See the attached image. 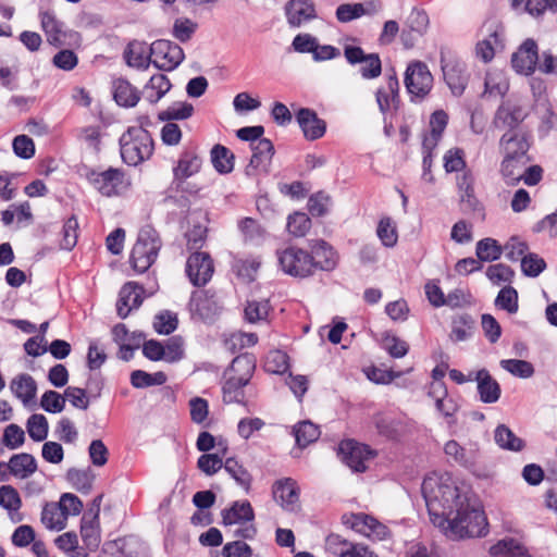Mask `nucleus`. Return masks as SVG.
<instances>
[{"instance_id": "1", "label": "nucleus", "mask_w": 557, "mask_h": 557, "mask_svg": "<svg viewBox=\"0 0 557 557\" xmlns=\"http://www.w3.org/2000/svg\"><path fill=\"white\" fill-rule=\"evenodd\" d=\"M421 488L431 520L438 528H444L446 518L468 499L449 474H431Z\"/></svg>"}, {"instance_id": "2", "label": "nucleus", "mask_w": 557, "mask_h": 557, "mask_svg": "<svg viewBox=\"0 0 557 557\" xmlns=\"http://www.w3.org/2000/svg\"><path fill=\"white\" fill-rule=\"evenodd\" d=\"M486 517L484 511L467 499L459 505L454 515L446 518L444 528L445 534L453 539L478 537L486 534Z\"/></svg>"}, {"instance_id": "3", "label": "nucleus", "mask_w": 557, "mask_h": 557, "mask_svg": "<svg viewBox=\"0 0 557 557\" xmlns=\"http://www.w3.org/2000/svg\"><path fill=\"white\" fill-rule=\"evenodd\" d=\"M264 128L261 125L242 127L236 132V136L245 141H250L252 156L249 164L245 169L248 176H256L259 172H268L274 146L268 138H261Z\"/></svg>"}, {"instance_id": "4", "label": "nucleus", "mask_w": 557, "mask_h": 557, "mask_svg": "<svg viewBox=\"0 0 557 557\" xmlns=\"http://www.w3.org/2000/svg\"><path fill=\"white\" fill-rule=\"evenodd\" d=\"M121 157L128 165H138L153 152V140L141 126L129 127L120 138Z\"/></svg>"}, {"instance_id": "5", "label": "nucleus", "mask_w": 557, "mask_h": 557, "mask_svg": "<svg viewBox=\"0 0 557 557\" xmlns=\"http://www.w3.org/2000/svg\"><path fill=\"white\" fill-rule=\"evenodd\" d=\"M161 246L162 242L153 227L147 225L140 228L131 253L133 269L138 273L146 272L154 263Z\"/></svg>"}, {"instance_id": "6", "label": "nucleus", "mask_w": 557, "mask_h": 557, "mask_svg": "<svg viewBox=\"0 0 557 557\" xmlns=\"http://www.w3.org/2000/svg\"><path fill=\"white\" fill-rule=\"evenodd\" d=\"M255 368L256 363L252 356L244 354L235 357L224 374V395L231 396L233 393H237L242 387L247 385L252 376Z\"/></svg>"}, {"instance_id": "7", "label": "nucleus", "mask_w": 557, "mask_h": 557, "mask_svg": "<svg viewBox=\"0 0 557 557\" xmlns=\"http://www.w3.org/2000/svg\"><path fill=\"white\" fill-rule=\"evenodd\" d=\"M88 182L103 196L120 195L131 186L129 180L117 169H108L103 172L89 170L86 173Z\"/></svg>"}, {"instance_id": "8", "label": "nucleus", "mask_w": 557, "mask_h": 557, "mask_svg": "<svg viewBox=\"0 0 557 557\" xmlns=\"http://www.w3.org/2000/svg\"><path fill=\"white\" fill-rule=\"evenodd\" d=\"M277 258L283 272L292 276L306 277L315 268L313 257L300 248L288 247L277 251Z\"/></svg>"}, {"instance_id": "9", "label": "nucleus", "mask_w": 557, "mask_h": 557, "mask_svg": "<svg viewBox=\"0 0 557 557\" xmlns=\"http://www.w3.org/2000/svg\"><path fill=\"white\" fill-rule=\"evenodd\" d=\"M150 58L159 70L172 71L184 60V52L177 44L160 39L151 44Z\"/></svg>"}, {"instance_id": "10", "label": "nucleus", "mask_w": 557, "mask_h": 557, "mask_svg": "<svg viewBox=\"0 0 557 557\" xmlns=\"http://www.w3.org/2000/svg\"><path fill=\"white\" fill-rule=\"evenodd\" d=\"M338 456L352 471L363 472L368 462L374 458L375 451L364 444L347 440L339 444Z\"/></svg>"}, {"instance_id": "11", "label": "nucleus", "mask_w": 557, "mask_h": 557, "mask_svg": "<svg viewBox=\"0 0 557 557\" xmlns=\"http://www.w3.org/2000/svg\"><path fill=\"white\" fill-rule=\"evenodd\" d=\"M405 85L409 94L423 98L433 86V76L426 64L420 61L408 65L405 74Z\"/></svg>"}, {"instance_id": "12", "label": "nucleus", "mask_w": 557, "mask_h": 557, "mask_svg": "<svg viewBox=\"0 0 557 557\" xmlns=\"http://www.w3.org/2000/svg\"><path fill=\"white\" fill-rule=\"evenodd\" d=\"M343 522L356 532L372 540L382 541L389 535L386 525L366 513H351L343 517Z\"/></svg>"}, {"instance_id": "13", "label": "nucleus", "mask_w": 557, "mask_h": 557, "mask_svg": "<svg viewBox=\"0 0 557 557\" xmlns=\"http://www.w3.org/2000/svg\"><path fill=\"white\" fill-rule=\"evenodd\" d=\"M457 189L461 211L466 214L480 213L483 215L484 208L475 195L474 177L470 171H465L457 176Z\"/></svg>"}, {"instance_id": "14", "label": "nucleus", "mask_w": 557, "mask_h": 557, "mask_svg": "<svg viewBox=\"0 0 557 557\" xmlns=\"http://www.w3.org/2000/svg\"><path fill=\"white\" fill-rule=\"evenodd\" d=\"M214 272L213 261L207 252H194L186 262V273L195 286L206 285Z\"/></svg>"}, {"instance_id": "15", "label": "nucleus", "mask_w": 557, "mask_h": 557, "mask_svg": "<svg viewBox=\"0 0 557 557\" xmlns=\"http://www.w3.org/2000/svg\"><path fill=\"white\" fill-rule=\"evenodd\" d=\"M503 158L531 159L528 154L531 148L530 137L522 132H506L498 143Z\"/></svg>"}, {"instance_id": "16", "label": "nucleus", "mask_w": 557, "mask_h": 557, "mask_svg": "<svg viewBox=\"0 0 557 557\" xmlns=\"http://www.w3.org/2000/svg\"><path fill=\"white\" fill-rule=\"evenodd\" d=\"M527 115V111L520 103L507 100L496 110L493 123L497 128H508V132H515L513 129L524 121Z\"/></svg>"}, {"instance_id": "17", "label": "nucleus", "mask_w": 557, "mask_h": 557, "mask_svg": "<svg viewBox=\"0 0 557 557\" xmlns=\"http://www.w3.org/2000/svg\"><path fill=\"white\" fill-rule=\"evenodd\" d=\"M444 79L455 96H461L467 87L469 74L466 64L459 60L446 61L441 58Z\"/></svg>"}, {"instance_id": "18", "label": "nucleus", "mask_w": 557, "mask_h": 557, "mask_svg": "<svg viewBox=\"0 0 557 557\" xmlns=\"http://www.w3.org/2000/svg\"><path fill=\"white\" fill-rule=\"evenodd\" d=\"M539 60L537 45L527 39L511 57V65L519 74L530 75L534 72Z\"/></svg>"}, {"instance_id": "19", "label": "nucleus", "mask_w": 557, "mask_h": 557, "mask_svg": "<svg viewBox=\"0 0 557 557\" xmlns=\"http://www.w3.org/2000/svg\"><path fill=\"white\" fill-rule=\"evenodd\" d=\"M273 497L287 511L299 508V488L290 478L278 480L273 485Z\"/></svg>"}, {"instance_id": "20", "label": "nucleus", "mask_w": 557, "mask_h": 557, "mask_svg": "<svg viewBox=\"0 0 557 557\" xmlns=\"http://www.w3.org/2000/svg\"><path fill=\"white\" fill-rule=\"evenodd\" d=\"M143 286L135 282H127L123 285L119 294L116 304L117 315L125 319L133 309H137L143 302Z\"/></svg>"}, {"instance_id": "21", "label": "nucleus", "mask_w": 557, "mask_h": 557, "mask_svg": "<svg viewBox=\"0 0 557 557\" xmlns=\"http://www.w3.org/2000/svg\"><path fill=\"white\" fill-rule=\"evenodd\" d=\"M407 29L401 33V39L407 48H411L418 37H421L429 27L428 14L418 9H412L407 17Z\"/></svg>"}, {"instance_id": "22", "label": "nucleus", "mask_w": 557, "mask_h": 557, "mask_svg": "<svg viewBox=\"0 0 557 557\" xmlns=\"http://www.w3.org/2000/svg\"><path fill=\"white\" fill-rule=\"evenodd\" d=\"M287 22L293 27L315 18V8L311 0H289L285 4Z\"/></svg>"}, {"instance_id": "23", "label": "nucleus", "mask_w": 557, "mask_h": 557, "mask_svg": "<svg viewBox=\"0 0 557 557\" xmlns=\"http://www.w3.org/2000/svg\"><path fill=\"white\" fill-rule=\"evenodd\" d=\"M296 120L309 140H315L325 133V122L318 117L317 113L308 108L300 109L296 114Z\"/></svg>"}, {"instance_id": "24", "label": "nucleus", "mask_w": 557, "mask_h": 557, "mask_svg": "<svg viewBox=\"0 0 557 557\" xmlns=\"http://www.w3.org/2000/svg\"><path fill=\"white\" fill-rule=\"evenodd\" d=\"M399 83L395 74L386 78L385 85L375 92L376 103L380 111L386 114L398 104Z\"/></svg>"}, {"instance_id": "25", "label": "nucleus", "mask_w": 557, "mask_h": 557, "mask_svg": "<svg viewBox=\"0 0 557 557\" xmlns=\"http://www.w3.org/2000/svg\"><path fill=\"white\" fill-rule=\"evenodd\" d=\"M474 379L478 383V393L482 403L494 404L499 399L502 393L500 386L487 370H479Z\"/></svg>"}, {"instance_id": "26", "label": "nucleus", "mask_w": 557, "mask_h": 557, "mask_svg": "<svg viewBox=\"0 0 557 557\" xmlns=\"http://www.w3.org/2000/svg\"><path fill=\"white\" fill-rule=\"evenodd\" d=\"M10 474L16 479L25 480L38 469L35 457L27 453L15 454L9 459Z\"/></svg>"}, {"instance_id": "27", "label": "nucleus", "mask_w": 557, "mask_h": 557, "mask_svg": "<svg viewBox=\"0 0 557 557\" xmlns=\"http://www.w3.org/2000/svg\"><path fill=\"white\" fill-rule=\"evenodd\" d=\"M201 159L194 151H184L177 165L173 169L174 178L176 181H185L188 177L197 174L201 169Z\"/></svg>"}, {"instance_id": "28", "label": "nucleus", "mask_w": 557, "mask_h": 557, "mask_svg": "<svg viewBox=\"0 0 557 557\" xmlns=\"http://www.w3.org/2000/svg\"><path fill=\"white\" fill-rule=\"evenodd\" d=\"M81 536L85 546L95 552L101 542L100 523L97 515H84L81 523Z\"/></svg>"}, {"instance_id": "29", "label": "nucleus", "mask_w": 557, "mask_h": 557, "mask_svg": "<svg viewBox=\"0 0 557 557\" xmlns=\"http://www.w3.org/2000/svg\"><path fill=\"white\" fill-rule=\"evenodd\" d=\"M0 506L8 511L13 522L22 521L23 517L18 512L22 507V499L15 487L12 485L0 487Z\"/></svg>"}, {"instance_id": "30", "label": "nucleus", "mask_w": 557, "mask_h": 557, "mask_svg": "<svg viewBox=\"0 0 557 557\" xmlns=\"http://www.w3.org/2000/svg\"><path fill=\"white\" fill-rule=\"evenodd\" d=\"M531 159L503 158L499 165V174L507 186H517L519 176Z\"/></svg>"}, {"instance_id": "31", "label": "nucleus", "mask_w": 557, "mask_h": 557, "mask_svg": "<svg viewBox=\"0 0 557 557\" xmlns=\"http://www.w3.org/2000/svg\"><path fill=\"white\" fill-rule=\"evenodd\" d=\"M10 388L16 398L27 405L36 396L37 384L29 374L22 373L11 381Z\"/></svg>"}, {"instance_id": "32", "label": "nucleus", "mask_w": 557, "mask_h": 557, "mask_svg": "<svg viewBox=\"0 0 557 557\" xmlns=\"http://www.w3.org/2000/svg\"><path fill=\"white\" fill-rule=\"evenodd\" d=\"M40 23L49 44L53 46H61L65 42L63 23L58 21L54 14L50 12H42L40 14Z\"/></svg>"}, {"instance_id": "33", "label": "nucleus", "mask_w": 557, "mask_h": 557, "mask_svg": "<svg viewBox=\"0 0 557 557\" xmlns=\"http://www.w3.org/2000/svg\"><path fill=\"white\" fill-rule=\"evenodd\" d=\"M253 509L249 502H235L228 509L222 511V519L225 525L238 524L253 520Z\"/></svg>"}, {"instance_id": "34", "label": "nucleus", "mask_w": 557, "mask_h": 557, "mask_svg": "<svg viewBox=\"0 0 557 557\" xmlns=\"http://www.w3.org/2000/svg\"><path fill=\"white\" fill-rule=\"evenodd\" d=\"M172 84L164 74H156L150 77L144 87V97L150 103H157L171 89Z\"/></svg>"}, {"instance_id": "35", "label": "nucleus", "mask_w": 557, "mask_h": 557, "mask_svg": "<svg viewBox=\"0 0 557 557\" xmlns=\"http://www.w3.org/2000/svg\"><path fill=\"white\" fill-rule=\"evenodd\" d=\"M227 453V446L223 442L218 443V451L214 454H205L198 458V468L207 475L215 474L224 467L223 458Z\"/></svg>"}, {"instance_id": "36", "label": "nucleus", "mask_w": 557, "mask_h": 557, "mask_svg": "<svg viewBox=\"0 0 557 557\" xmlns=\"http://www.w3.org/2000/svg\"><path fill=\"white\" fill-rule=\"evenodd\" d=\"M114 99L117 104L123 107H134L139 101V92L127 81L119 78L113 84Z\"/></svg>"}, {"instance_id": "37", "label": "nucleus", "mask_w": 557, "mask_h": 557, "mask_svg": "<svg viewBox=\"0 0 557 557\" xmlns=\"http://www.w3.org/2000/svg\"><path fill=\"white\" fill-rule=\"evenodd\" d=\"M448 123V115L443 110L435 111L430 119V128L431 134L429 137L424 138L423 146L425 148L432 149L434 148L438 140L442 137L443 132L445 131Z\"/></svg>"}, {"instance_id": "38", "label": "nucleus", "mask_w": 557, "mask_h": 557, "mask_svg": "<svg viewBox=\"0 0 557 557\" xmlns=\"http://www.w3.org/2000/svg\"><path fill=\"white\" fill-rule=\"evenodd\" d=\"M492 557H531L527 548L512 539H505L490 549Z\"/></svg>"}, {"instance_id": "39", "label": "nucleus", "mask_w": 557, "mask_h": 557, "mask_svg": "<svg viewBox=\"0 0 557 557\" xmlns=\"http://www.w3.org/2000/svg\"><path fill=\"white\" fill-rule=\"evenodd\" d=\"M496 444L507 450L520 451L524 447V441L518 437L508 426L499 424L494 432Z\"/></svg>"}, {"instance_id": "40", "label": "nucleus", "mask_w": 557, "mask_h": 557, "mask_svg": "<svg viewBox=\"0 0 557 557\" xmlns=\"http://www.w3.org/2000/svg\"><path fill=\"white\" fill-rule=\"evenodd\" d=\"M66 479L71 485L83 494H88L92 488L95 481V473L90 468L86 469H70L66 473Z\"/></svg>"}, {"instance_id": "41", "label": "nucleus", "mask_w": 557, "mask_h": 557, "mask_svg": "<svg viewBox=\"0 0 557 557\" xmlns=\"http://www.w3.org/2000/svg\"><path fill=\"white\" fill-rule=\"evenodd\" d=\"M41 522L49 530H63L66 524V516L58 504H46L41 511Z\"/></svg>"}, {"instance_id": "42", "label": "nucleus", "mask_w": 557, "mask_h": 557, "mask_svg": "<svg viewBox=\"0 0 557 557\" xmlns=\"http://www.w3.org/2000/svg\"><path fill=\"white\" fill-rule=\"evenodd\" d=\"M211 162L219 173H230L234 169V153L222 145H215L211 149Z\"/></svg>"}, {"instance_id": "43", "label": "nucleus", "mask_w": 557, "mask_h": 557, "mask_svg": "<svg viewBox=\"0 0 557 557\" xmlns=\"http://www.w3.org/2000/svg\"><path fill=\"white\" fill-rule=\"evenodd\" d=\"M311 249L315 257L319 259L315 262V267H320L322 270L330 271L336 265V255L332 247L322 239L314 240L311 245Z\"/></svg>"}, {"instance_id": "44", "label": "nucleus", "mask_w": 557, "mask_h": 557, "mask_svg": "<svg viewBox=\"0 0 557 557\" xmlns=\"http://www.w3.org/2000/svg\"><path fill=\"white\" fill-rule=\"evenodd\" d=\"M125 59L129 66L147 69L151 62L150 54L147 55L145 46L141 42H131L125 51Z\"/></svg>"}, {"instance_id": "45", "label": "nucleus", "mask_w": 557, "mask_h": 557, "mask_svg": "<svg viewBox=\"0 0 557 557\" xmlns=\"http://www.w3.org/2000/svg\"><path fill=\"white\" fill-rule=\"evenodd\" d=\"M165 382L166 375L161 371L151 374L143 370H135L131 374V383L136 388L162 385Z\"/></svg>"}, {"instance_id": "46", "label": "nucleus", "mask_w": 557, "mask_h": 557, "mask_svg": "<svg viewBox=\"0 0 557 557\" xmlns=\"http://www.w3.org/2000/svg\"><path fill=\"white\" fill-rule=\"evenodd\" d=\"M294 434L297 445L299 447H306L319 438L320 431L318 425L312 422L302 421L295 426Z\"/></svg>"}, {"instance_id": "47", "label": "nucleus", "mask_w": 557, "mask_h": 557, "mask_svg": "<svg viewBox=\"0 0 557 557\" xmlns=\"http://www.w3.org/2000/svg\"><path fill=\"white\" fill-rule=\"evenodd\" d=\"M474 321L468 314L456 317L451 323L450 338L456 342L468 339L473 331Z\"/></svg>"}, {"instance_id": "48", "label": "nucleus", "mask_w": 557, "mask_h": 557, "mask_svg": "<svg viewBox=\"0 0 557 557\" xmlns=\"http://www.w3.org/2000/svg\"><path fill=\"white\" fill-rule=\"evenodd\" d=\"M225 471L242 486L246 492L249 491L251 484L250 473L238 463L234 458H226L224 461Z\"/></svg>"}, {"instance_id": "49", "label": "nucleus", "mask_w": 557, "mask_h": 557, "mask_svg": "<svg viewBox=\"0 0 557 557\" xmlns=\"http://www.w3.org/2000/svg\"><path fill=\"white\" fill-rule=\"evenodd\" d=\"M26 429L29 437L35 442H42L48 436V421L44 414L34 413L27 422Z\"/></svg>"}, {"instance_id": "50", "label": "nucleus", "mask_w": 557, "mask_h": 557, "mask_svg": "<svg viewBox=\"0 0 557 557\" xmlns=\"http://www.w3.org/2000/svg\"><path fill=\"white\" fill-rule=\"evenodd\" d=\"M475 250L479 260L486 262L497 260L503 252L497 240L490 237L479 240Z\"/></svg>"}, {"instance_id": "51", "label": "nucleus", "mask_w": 557, "mask_h": 557, "mask_svg": "<svg viewBox=\"0 0 557 557\" xmlns=\"http://www.w3.org/2000/svg\"><path fill=\"white\" fill-rule=\"evenodd\" d=\"M194 107L188 102H174L159 113L161 121L185 120L193 115Z\"/></svg>"}, {"instance_id": "52", "label": "nucleus", "mask_w": 557, "mask_h": 557, "mask_svg": "<svg viewBox=\"0 0 557 557\" xmlns=\"http://www.w3.org/2000/svg\"><path fill=\"white\" fill-rule=\"evenodd\" d=\"M500 367L515 376L529 379L534 374V368L531 362L520 359H504Z\"/></svg>"}, {"instance_id": "53", "label": "nucleus", "mask_w": 557, "mask_h": 557, "mask_svg": "<svg viewBox=\"0 0 557 557\" xmlns=\"http://www.w3.org/2000/svg\"><path fill=\"white\" fill-rule=\"evenodd\" d=\"M495 306L512 314L518 311V293L511 286L502 288L495 299Z\"/></svg>"}, {"instance_id": "54", "label": "nucleus", "mask_w": 557, "mask_h": 557, "mask_svg": "<svg viewBox=\"0 0 557 557\" xmlns=\"http://www.w3.org/2000/svg\"><path fill=\"white\" fill-rule=\"evenodd\" d=\"M382 346L393 358H403L409 350V345L405 341L391 333L383 335Z\"/></svg>"}, {"instance_id": "55", "label": "nucleus", "mask_w": 557, "mask_h": 557, "mask_svg": "<svg viewBox=\"0 0 557 557\" xmlns=\"http://www.w3.org/2000/svg\"><path fill=\"white\" fill-rule=\"evenodd\" d=\"M264 369L274 374L284 373L288 369V356L282 350H271L264 361Z\"/></svg>"}, {"instance_id": "56", "label": "nucleus", "mask_w": 557, "mask_h": 557, "mask_svg": "<svg viewBox=\"0 0 557 557\" xmlns=\"http://www.w3.org/2000/svg\"><path fill=\"white\" fill-rule=\"evenodd\" d=\"M369 13L362 3H344L336 9V18L342 23H348Z\"/></svg>"}, {"instance_id": "57", "label": "nucleus", "mask_w": 557, "mask_h": 557, "mask_svg": "<svg viewBox=\"0 0 557 557\" xmlns=\"http://www.w3.org/2000/svg\"><path fill=\"white\" fill-rule=\"evenodd\" d=\"M311 221L306 213L295 212L288 216L287 230L296 237H302L310 230Z\"/></svg>"}, {"instance_id": "58", "label": "nucleus", "mask_w": 557, "mask_h": 557, "mask_svg": "<svg viewBox=\"0 0 557 557\" xmlns=\"http://www.w3.org/2000/svg\"><path fill=\"white\" fill-rule=\"evenodd\" d=\"M78 221L75 216L69 218L62 230L60 246L62 249L71 250L75 247L78 237Z\"/></svg>"}, {"instance_id": "59", "label": "nucleus", "mask_w": 557, "mask_h": 557, "mask_svg": "<svg viewBox=\"0 0 557 557\" xmlns=\"http://www.w3.org/2000/svg\"><path fill=\"white\" fill-rule=\"evenodd\" d=\"M546 268V262L536 253H528L521 260V270L530 277L539 276Z\"/></svg>"}, {"instance_id": "60", "label": "nucleus", "mask_w": 557, "mask_h": 557, "mask_svg": "<svg viewBox=\"0 0 557 557\" xmlns=\"http://www.w3.org/2000/svg\"><path fill=\"white\" fill-rule=\"evenodd\" d=\"M245 319L249 323H256L258 321L265 320L269 314V302L263 301H247L244 310Z\"/></svg>"}, {"instance_id": "61", "label": "nucleus", "mask_w": 557, "mask_h": 557, "mask_svg": "<svg viewBox=\"0 0 557 557\" xmlns=\"http://www.w3.org/2000/svg\"><path fill=\"white\" fill-rule=\"evenodd\" d=\"M376 234L386 247H394L397 244L398 235L396 226L389 218H384L379 222Z\"/></svg>"}, {"instance_id": "62", "label": "nucleus", "mask_w": 557, "mask_h": 557, "mask_svg": "<svg viewBox=\"0 0 557 557\" xmlns=\"http://www.w3.org/2000/svg\"><path fill=\"white\" fill-rule=\"evenodd\" d=\"M2 442L9 449H17L25 442V432L17 424H9L3 431Z\"/></svg>"}, {"instance_id": "63", "label": "nucleus", "mask_w": 557, "mask_h": 557, "mask_svg": "<svg viewBox=\"0 0 557 557\" xmlns=\"http://www.w3.org/2000/svg\"><path fill=\"white\" fill-rule=\"evenodd\" d=\"M332 199L324 191L312 195L308 200V210L314 216H322L329 212Z\"/></svg>"}, {"instance_id": "64", "label": "nucleus", "mask_w": 557, "mask_h": 557, "mask_svg": "<svg viewBox=\"0 0 557 557\" xmlns=\"http://www.w3.org/2000/svg\"><path fill=\"white\" fill-rule=\"evenodd\" d=\"M153 327L159 334H171L177 327V318L170 311H163L156 317Z\"/></svg>"}]
</instances>
